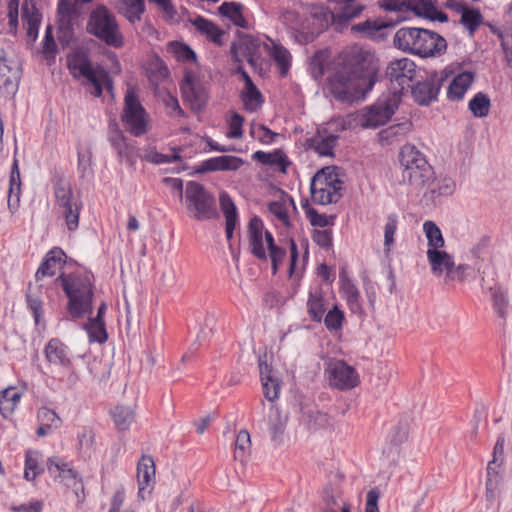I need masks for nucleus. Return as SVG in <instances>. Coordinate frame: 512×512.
<instances>
[{"label": "nucleus", "mask_w": 512, "mask_h": 512, "mask_svg": "<svg viewBox=\"0 0 512 512\" xmlns=\"http://www.w3.org/2000/svg\"><path fill=\"white\" fill-rule=\"evenodd\" d=\"M474 81V73L464 71L456 75L450 82L447 97L452 101L461 100Z\"/></svg>", "instance_id": "obj_30"}, {"label": "nucleus", "mask_w": 512, "mask_h": 512, "mask_svg": "<svg viewBox=\"0 0 512 512\" xmlns=\"http://www.w3.org/2000/svg\"><path fill=\"white\" fill-rule=\"evenodd\" d=\"M304 425L310 431H316L323 427L326 422V416L319 411L308 410L304 412L302 417Z\"/></svg>", "instance_id": "obj_55"}, {"label": "nucleus", "mask_w": 512, "mask_h": 512, "mask_svg": "<svg viewBox=\"0 0 512 512\" xmlns=\"http://www.w3.org/2000/svg\"><path fill=\"white\" fill-rule=\"evenodd\" d=\"M326 373L331 386L340 390L352 387V369L343 360L330 361Z\"/></svg>", "instance_id": "obj_21"}, {"label": "nucleus", "mask_w": 512, "mask_h": 512, "mask_svg": "<svg viewBox=\"0 0 512 512\" xmlns=\"http://www.w3.org/2000/svg\"><path fill=\"white\" fill-rule=\"evenodd\" d=\"M118 12L127 19L130 24L141 21L146 7L144 0H118Z\"/></svg>", "instance_id": "obj_32"}, {"label": "nucleus", "mask_w": 512, "mask_h": 512, "mask_svg": "<svg viewBox=\"0 0 512 512\" xmlns=\"http://www.w3.org/2000/svg\"><path fill=\"white\" fill-rule=\"evenodd\" d=\"M173 153L170 155L162 154L154 148H148L145 150L143 159L147 162L159 165L181 161L180 149L173 148Z\"/></svg>", "instance_id": "obj_44"}, {"label": "nucleus", "mask_w": 512, "mask_h": 512, "mask_svg": "<svg viewBox=\"0 0 512 512\" xmlns=\"http://www.w3.org/2000/svg\"><path fill=\"white\" fill-rule=\"evenodd\" d=\"M21 194V179L18 166V160L15 158L12 165V170L9 180V190L7 197V205L9 210L14 213L17 211L20 203Z\"/></svg>", "instance_id": "obj_31"}, {"label": "nucleus", "mask_w": 512, "mask_h": 512, "mask_svg": "<svg viewBox=\"0 0 512 512\" xmlns=\"http://www.w3.org/2000/svg\"><path fill=\"white\" fill-rule=\"evenodd\" d=\"M248 82V87H245L241 93V99L245 109L250 112H254L261 107L263 103V97L261 92L254 85L253 81L249 80Z\"/></svg>", "instance_id": "obj_39"}, {"label": "nucleus", "mask_w": 512, "mask_h": 512, "mask_svg": "<svg viewBox=\"0 0 512 512\" xmlns=\"http://www.w3.org/2000/svg\"><path fill=\"white\" fill-rule=\"evenodd\" d=\"M398 158L402 171L417 169L429 164L426 156L415 145L409 143L400 148Z\"/></svg>", "instance_id": "obj_27"}, {"label": "nucleus", "mask_w": 512, "mask_h": 512, "mask_svg": "<svg viewBox=\"0 0 512 512\" xmlns=\"http://www.w3.org/2000/svg\"><path fill=\"white\" fill-rule=\"evenodd\" d=\"M19 72L16 66H11L0 50V92L4 95H13L18 87Z\"/></svg>", "instance_id": "obj_23"}, {"label": "nucleus", "mask_w": 512, "mask_h": 512, "mask_svg": "<svg viewBox=\"0 0 512 512\" xmlns=\"http://www.w3.org/2000/svg\"><path fill=\"white\" fill-rule=\"evenodd\" d=\"M343 320L344 315L342 311H340L337 306H334L333 309L328 311V313L326 314L324 318V323L327 329L337 330L341 328Z\"/></svg>", "instance_id": "obj_60"}, {"label": "nucleus", "mask_w": 512, "mask_h": 512, "mask_svg": "<svg viewBox=\"0 0 512 512\" xmlns=\"http://www.w3.org/2000/svg\"><path fill=\"white\" fill-rule=\"evenodd\" d=\"M155 462L149 455H142L137 463L138 497L144 500L155 485Z\"/></svg>", "instance_id": "obj_18"}, {"label": "nucleus", "mask_w": 512, "mask_h": 512, "mask_svg": "<svg viewBox=\"0 0 512 512\" xmlns=\"http://www.w3.org/2000/svg\"><path fill=\"white\" fill-rule=\"evenodd\" d=\"M338 136L328 134L325 129H317L316 133L306 138L303 147L306 151H313L319 157H333Z\"/></svg>", "instance_id": "obj_19"}, {"label": "nucleus", "mask_w": 512, "mask_h": 512, "mask_svg": "<svg viewBox=\"0 0 512 512\" xmlns=\"http://www.w3.org/2000/svg\"><path fill=\"white\" fill-rule=\"evenodd\" d=\"M18 8L19 0H9L7 4V17L9 30L12 34H16L18 28Z\"/></svg>", "instance_id": "obj_64"}, {"label": "nucleus", "mask_w": 512, "mask_h": 512, "mask_svg": "<svg viewBox=\"0 0 512 512\" xmlns=\"http://www.w3.org/2000/svg\"><path fill=\"white\" fill-rule=\"evenodd\" d=\"M399 92L383 94L373 105L364 108L360 114L363 128H377L386 124L394 115L400 104Z\"/></svg>", "instance_id": "obj_11"}, {"label": "nucleus", "mask_w": 512, "mask_h": 512, "mask_svg": "<svg viewBox=\"0 0 512 512\" xmlns=\"http://www.w3.org/2000/svg\"><path fill=\"white\" fill-rule=\"evenodd\" d=\"M287 423V416L282 415L274 406L270 407L269 426L273 440H278L284 433Z\"/></svg>", "instance_id": "obj_48"}, {"label": "nucleus", "mask_w": 512, "mask_h": 512, "mask_svg": "<svg viewBox=\"0 0 512 512\" xmlns=\"http://www.w3.org/2000/svg\"><path fill=\"white\" fill-rule=\"evenodd\" d=\"M380 77V59L375 50L354 44V102L364 101Z\"/></svg>", "instance_id": "obj_4"}, {"label": "nucleus", "mask_w": 512, "mask_h": 512, "mask_svg": "<svg viewBox=\"0 0 512 512\" xmlns=\"http://www.w3.org/2000/svg\"><path fill=\"white\" fill-rule=\"evenodd\" d=\"M172 52L174 53L175 57L180 61H196L195 52L187 45L175 43L172 45Z\"/></svg>", "instance_id": "obj_63"}, {"label": "nucleus", "mask_w": 512, "mask_h": 512, "mask_svg": "<svg viewBox=\"0 0 512 512\" xmlns=\"http://www.w3.org/2000/svg\"><path fill=\"white\" fill-rule=\"evenodd\" d=\"M330 8L313 7L309 17L302 18L295 12L287 13L285 19L305 42L313 41L329 26L337 32L348 28L352 20V0H328Z\"/></svg>", "instance_id": "obj_1"}, {"label": "nucleus", "mask_w": 512, "mask_h": 512, "mask_svg": "<svg viewBox=\"0 0 512 512\" xmlns=\"http://www.w3.org/2000/svg\"><path fill=\"white\" fill-rule=\"evenodd\" d=\"M220 208L225 217V232L228 240H231L233 237L234 230L238 223V213L237 208L231 199V197L222 192L219 196Z\"/></svg>", "instance_id": "obj_29"}, {"label": "nucleus", "mask_w": 512, "mask_h": 512, "mask_svg": "<svg viewBox=\"0 0 512 512\" xmlns=\"http://www.w3.org/2000/svg\"><path fill=\"white\" fill-rule=\"evenodd\" d=\"M434 170L430 164L417 169L402 171V181L407 183L413 191L420 192L432 180Z\"/></svg>", "instance_id": "obj_25"}, {"label": "nucleus", "mask_w": 512, "mask_h": 512, "mask_svg": "<svg viewBox=\"0 0 512 512\" xmlns=\"http://www.w3.org/2000/svg\"><path fill=\"white\" fill-rule=\"evenodd\" d=\"M47 362L55 367L69 370L66 383L74 386L79 381V375L73 368L72 356L68 346L58 338H52L44 348Z\"/></svg>", "instance_id": "obj_15"}, {"label": "nucleus", "mask_w": 512, "mask_h": 512, "mask_svg": "<svg viewBox=\"0 0 512 512\" xmlns=\"http://www.w3.org/2000/svg\"><path fill=\"white\" fill-rule=\"evenodd\" d=\"M425 189L424 196H429L431 200H435L440 196L452 195L455 190V182L447 177L437 179L435 173H433L432 180Z\"/></svg>", "instance_id": "obj_33"}, {"label": "nucleus", "mask_w": 512, "mask_h": 512, "mask_svg": "<svg viewBox=\"0 0 512 512\" xmlns=\"http://www.w3.org/2000/svg\"><path fill=\"white\" fill-rule=\"evenodd\" d=\"M341 191L342 182L331 167L322 168L311 179L310 196L314 204L336 203L342 196Z\"/></svg>", "instance_id": "obj_10"}, {"label": "nucleus", "mask_w": 512, "mask_h": 512, "mask_svg": "<svg viewBox=\"0 0 512 512\" xmlns=\"http://www.w3.org/2000/svg\"><path fill=\"white\" fill-rule=\"evenodd\" d=\"M243 123L244 118L238 113H233L229 120V131L227 132V137L231 139L241 138L243 135Z\"/></svg>", "instance_id": "obj_61"}, {"label": "nucleus", "mask_w": 512, "mask_h": 512, "mask_svg": "<svg viewBox=\"0 0 512 512\" xmlns=\"http://www.w3.org/2000/svg\"><path fill=\"white\" fill-rule=\"evenodd\" d=\"M493 307L503 320L507 317L508 299L505 292L500 287L490 288Z\"/></svg>", "instance_id": "obj_51"}, {"label": "nucleus", "mask_w": 512, "mask_h": 512, "mask_svg": "<svg viewBox=\"0 0 512 512\" xmlns=\"http://www.w3.org/2000/svg\"><path fill=\"white\" fill-rule=\"evenodd\" d=\"M394 46L422 58L440 56L447 49L446 40L439 34L423 28L403 27L397 30Z\"/></svg>", "instance_id": "obj_3"}, {"label": "nucleus", "mask_w": 512, "mask_h": 512, "mask_svg": "<svg viewBox=\"0 0 512 512\" xmlns=\"http://www.w3.org/2000/svg\"><path fill=\"white\" fill-rule=\"evenodd\" d=\"M427 260L433 275L445 276V282H463L467 277L470 266L467 264L455 265L452 255L444 250L427 249Z\"/></svg>", "instance_id": "obj_12"}, {"label": "nucleus", "mask_w": 512, "mask_h": 512, "mask_svg": "<svg viewBox=\"0 0 512 512\" xmlns=\"http://www.w3.org/2000/svg\"><path fill=\"white\" fill-rule=\"evenodd\" d=\"M416 64L413 60L403 57L389 62L386 68V76L393 85L388 92H399L400 99L403 91L411 87L416 77Z\"/></svg>", "instance_id": "obj_14"}, {"label": "nucleus", "mask_w": 512, "mask_h": 512, "mask_svg": "<svg viewBox=\"0 0 512 512\" xmlns=\"http://www.w3.org/2000/svg\"><path fill=\"white\" fill-rule=\"evenodd\" d=\"M183 203L187 215L196 221H209L218 217L215 197L196 181L186 183Z\"/></svg>", "instance_id": "obj_6"}, {"label": "nucleus", "mask_w": 512, "mask_h": 512, "mask_svg": "<svg viewBox=\"0 0 512 512\" xmlns=\"http://www.w3.org/2000/svg\"><path fill=\"white\" fill-rule=\"evenodd\" d=\"M244 6L238 2H223L218 7V13L221 17L227 18L235 26L248 28V22L243 16Z\"/></svg>", "instance_id": "obj_34"}, {"label": "nucleus", "mask_w": 512, "mask_h": 512, "mask_svg": "<svg viewBox=\"0 0 512 512\" xmlns=\"http://www.w3.org/2000/svg\"><path fill=\"white\" fill-rule=\"evenodd\" d=\"M191 24L200 34L204 35L209 41H211L215 45L222 46L224 44L223 38L226 33L214 22L202 16H197L196 18L191 20Z\"/></svg>", "instance_id": "obj_28"}, {"label": "nucleus", "mask_w": 512, "mask_h": 512, "mask_svg": "<svg viewBox=\"0 0 512 512\" xmlns=\"http://www.w3.org/2000/svg\"><path fill=\"white\" fill-rule=\"evenodd\" d=\"M43 472V468L38 463V453L29 451L25 457L24 477L28 481H33Z\"/></svg>", "instance_id": "obj_52"}, {"label": "nucleus", "mask_w": 512, "mask_h": 512, "mask_svg": "<svg viewBox=\"0 0 512 512\" xmlns=\"http://www.w3.org/2000/svg\"><path fill=\"white\" fill-rule=\"evenodd\" d=\"M416 15L425 17L430 20H437L439 22H447L448 16L442 12L438 11L434 6L431 0H423L420 2L419 6L416 10Z\"/></svg>", "instance_id": "obj_50"}, {"label": "nucleus", "mask_w": 512, "mask_h": 512, "mask_svg": "<svg viewBox=\"0 0 512 512\" xmlns=\"http://www.w3.org/2000/svg\"><path fill=\"white\" fill-rule=\"evenodd\" d=\"M244 161L236 156H218L203 161L197 168V172L209 171H235L238 170Z\"/></svg>", "instance_id": "obj_26"}, {"label": "nucleus", "mask_w": 512, "mask_h": 512, "mask_svg": "<svg viewBox=\"0 0 512 512\" xmlns=\"http://www.w3.org/2000/svg\"><path fill=\"white\" fill-rule=\"evenodd\" d=\"M247 234L250 252L260 260H267L264 242L267 244L273 272L275 273L278 268V263L285 257V250L275 245L272 234L269 231H264L263 222L257 216L249 220Z\"/></svg>", "instance_id": "obj_8"}, {"label": "nucleus", "mask_w": 512, "mask_h": 512, "mask_svg": "<svg viewBox=\"0 0 512 512\" xmlns=\"http://www.w3.org/2000/svg\"><path fill=\"white\" fill-rule=\"evenodd\" d=\"M37 418L40 424L48 426L51 429L58 428L61 424V419L56 412L47 407H42L38 410Z\"/></svg>", "instance_id": "obj_58"}, {"label": "nucleus", "mask_w": 512, "mask_h": 512, "mask_svg": "<svg viewBox=\"0 0 512 512\" xmlns=\"http://www.w3.org/2000/svg\"><path fill=\"white\" fill-rule=\"evenodd\" d=\"M411 426V419L409 417L400 418L396 425H394L389 434V445L395 448L398 453V448L407 442L409 438Z\"/></svg>", "instance_id": "obj_36"}, {"label": "nucleus", "mask_w": 512, "mask_h": 512, "mask_svg": "<svg viewBox=\"0 0 512 512\" xmlns=\"http://www.w3.org/2000/svg\"><path fill=\"white\" fill-rule=\"evenodd\" d=\"M68 297V312L72 318H80L92 311L93 290L88 275L70 274L60 277Z\"/></svg>", "instance_id": "obj_5"}, {"label": "nucleus", "mask_w": 512, "mask_h": 512, "mask_svg": "<svg viewBox=\"0 0 512 512\" xmlns=\"http://www.w3.org/2000/svg\"><path fill=\"white\" fill-rule=\"evenodd\" d=\"M423 230L428 241V249L442 250L445 240L440 228L433 221L428 220L424 222Z\"/></svg>", "instance_id": "obj_42"}, {"label": "nucleus", "mask_w": 512, "mask_h": 512, "mask_svg": "<svg viewBox=\"0 0 512 512\" xmlns=\"http://www.w3.org/2000/svg\"><path fill=\"white\" fill-rule=\"evenodd\" d=\"M258 366L264 397L268 401L274 402L279 398L281 391L278 374L262 357L259 358Z\"/></svg>", "instance_id": "obj_20"}, {"label": "nucleus", "mask_w": 512, "mask_h": 512, "mask_svg": "<svg viewBox=\"0 0 512 512\" xmlns=\"http://www.w3.org/2000/svg\"><path fill=\"white\" fill-rule=\"evenodd\" d=\"M389 24L379 20H366L364 22L354 24V33L359 34L363 38L372 40L383 39L382 30L387 28Z\"/></svg>", "instance_id": "obj_35"}, {"label": "nucleus", "mask_w": 512, "mask_h": 512, "mask_svg": "<svg viewBox=\"0 0 512 512\" xmlns=\"http://www.w3.org/2000/svg\"><path fill=\"white\" fill-rule=\"evenodd\" d=\"M22 13L23 19L27 24V35L35 41L38 36L40 15L34 6H29L27 3L23 5Z\"/></svg>", "instance_id": "obj_41"}, {"label": "nucleus", "mask_w": 512, "mask_h": 512, "mask_svg": "<svg viewBox=\"0 0 512 512\" xmlns=\"http://www.w3.org/2000/svg\"><path fill=\"white\" fill-rule=\"evenodd\" d=\"M301 206L304 209L306 217L312 226L323 228L330 224L328 216L318 213L313 207H311L307 199L302 201Z\"/></svg>", "instance_id": "obj_53"}, {"label": "nucleus", "mask_w": 512, "mask_h": 512, "mask_svg": "<svg viewBox=\"0 0 512 512\" xmlns=\"http://www.w3.org/2000/svg\"><path fill=\"white\" fill-rule=\"evenodd\" d=\"M271 214H273L278 220H280L285 226H289V215L285 202L274 201L268 206Z\"/></svg>", "instance_id": "obj_62"}, {"label": "nucleus", "mask_w": 512, "mask_h": 512, "mask_svg": "<svg viewBox=\"0 0 512 512\" xmlns=\"http://www.w3.org/2000/svg\"><path fill=\"white\" fill-rule=\"evenodd\" d=\"M181 91L184 100L190 103L192 110L200 111L207 104V89L194 72H185L184 80L181 84Z\"/></svg>", "instance_id": "obj_17"}, {"label": "nucleus", "mask_w": 512, "mask_h": 512, "mask_svg": "<svg viewBox=\"0 0 512 512\" xmlns=\"http://www.w3.org/2000/svg\"><path fill=\"white\" fill-rule=\"evenodd\" d=\"M328 50L315 52L311 59V73L314 79H320L330 66L332 75L328 80V87L335 99L352 103V51L345 49L341 51L329 63Z\"/></svg>", "instance_id": "obj_2"}, {"label": "nucleus", "mask_w": 512, "mask_h": 512, "mask_svg": "<svg viewBox=\"0 0 512 512\" xmlns=\"http://www.w3.org/2000/svg\"><path fill=\"white\" fill-rule=\"evenodd\" d=\"M250 134L252 137L258 139L264 144H270L274 141V138L278 135L272 132L269 128L261 124L252 123L250 127Z\"/></svg>", "instance_id": "obj_56"}, {"label": "nucleus", "mask_w": 512, "mask_h": 512, "mask_svg": "<svg viewBox=\"0 0 512 512\" xmlns=\"http://www.w3.org/2000/svg\"><path fill=\"white\" fill-rule=\"evenodd\" d=\"M468 108L474 117L484 118L490 112L491 100L486 93L478 92L469 101Z\"/></svg>", "instance_id": "obj_40"}, {"label": "nucleus", "mask_w": 512, "mask_h": 512, "mask_svg": "<svg viewBox=\"0 0 512 512\" xmlns=\"http://www.w3.org/2000/svg\"><path fill=\"white\" fill-rule=\"evenodd\" d=\"M87 31L108 46L120 48L124 45L115 16L104 6H98L90 13Z\"/></svg>", "instance_id": "obj_9"}, {"label": "nucleus", "mask_w": 512, "mask_h": 512, "mask_svg": "<svg viewBox=\"0 0 512 512\" xmlns=\"http://www.w3.org/2000/svg\"><path fill=\"white\" fill-rule=\"evenodd\" d=\"M239 47L244 51L248 63L250 65H255V56L257 55V50L260 47L259 40L253 37H246L241 41Z\"/></svg>", "instance_id": "obj_57"}, {"label": "nucleus", "mask_w": 512, "mask_h": 512, "mask_svg": "<svg viewBox=\"0 0 512 512\" xmlns=\"http://www.w3.org/2000/svg\"><path fill=\"white\" fill-rule=\"evenodd\" d=\"M251 439L247 430H240L235 440L234 459L245 462L250 454Z\"/></svg>", "instance_id": "obj_45"}, {"label": "nucleus", "mask_w": 512, "mask_h": 512, "mask_svg": "<svg viewBox=\"0 0 512 512\" xmlns=\"http://www.w3.org/2000/svg\"><path fill=\"white\" fill-rule=\"evenodd\" d=\"M21 397L22 393L16 391L12 387L3 390L0 395V413L5 418L12 415Z\"/></svg>", "instance_id": "obj_38"}, {"label": "nucleus", "mask_w": 512, "mask_h": 512, "mask_svg": "<svg viewBox=\"0 0 512 512\" xmlns=\"http://www.w3.org/2000/svg\"><path fill=\"white\" fill-rule=\"evenodd\" d=\"M440 87V80L437 77L427 78L412 87L413 98L419 105H429L432 101L437 99Z\"/></svg>", "instance_id": "obj_24"}, {"label": "nucleus", "mask_w": 512, "mask_h": 512, "mask_svg": "<svg viewBox=\"0 0 512 512\" xmlns=\"http://www.w3.org/2000/svg\"><path fill=\"white\" fill-rule=\"evenodd\" d=\"M122 119L127 129L134 136H141L147 131V118L145 109L139 103L135 93L128 90L125 95V106Z\"/></svg>", "instance_id": "obj_16"}, {"label": "nucleus", "mask_w": 512, "mask_h": 512, "mask_svg": "<svg viewBox=\"0 0 512 512\" xmlns=\"http://www.w3.org/2000/svg\"><path fill=\"white\" fill-rule=\"evenodd\" d=\"M114 423L118 430H127L134 420V411L130 407L116 406L112 411Z\"/></svg>", "instance_id": "obj_46"}, {"label": "nucleus", "mask_w": 512, "mask_h": 512, "mask_svg": "<svg viewBox=\"0 0 512 512\" xmlns=\"http://www.w3.org/2000/svg\"><path fill=\"white\" fill-rule=\"evenodd\" d=\"M109 142L116 150L120 161H126L129 166H134L136 163L135 147L127 142L123 133L117 128L116 125H111L109 129Z\"/></svg>", "instance_id": "obj_22"}, {"label": "nucleus", "mask_w": 512, "mask_h": 512, "mask_svg": "<svg viewBox=\"0 0 512 512\" xmlns=\"http://www.w3.org/2000/svg\"><path fill=\"white\" fill-rule=\"evenodd\" d=\"M398 227V216L396 214H389L386 218L384 226V254L389 257L390 252L394 246V236Z\"/></svg>", "instance_id": "obj_47"}, {"label": "nucleus", "mask_w": 512, "mask_h": 512, "mask_svg": "<svg viewBox=\"0 0 512 512\" xmlns=\"http://www.w3.org/2000/svg\"><path fill=\"white\" fill-rule=\"evenodd\" d=\"M54 193L68 230L75 231L79 226L82 203L74 197L69 184L65 181L57 182Z\"/></svg>", "instance_id": "obj_13"}, {"label": "nucleus", "mask_w": 512, "mask_h": 512, "mask_svg": "<svg viewBox=\"0 0 512 512\" xmlns=\"http://www.w3.org/2000/svg\"><path fill=\"white\" fill-rule=\"evenodd\" d=\"M325 310L324 300L320 296L311 295L308 300V311L312 319L320 322Z\"/></svg>", "instance_id": "obj_59"}, {"label": "nucleus", "mask_w": 512, "mask_h": 512, "mask_svg": "<svg viewBox=\"0 0 512 512\" xmlns=\"http://www.w3.org/2000/svg\"><path fill=\"white\" fill-rule=\"evenodd\" d=\"M64 255L61 249H53L51 250L44 262L38 268L35 276L37 280L42 279L45 276H53L56 273V270L60 268L62 256Z\"/></svg>", "instance_id": "obj_37"}, {"label": "nucleus", "mask_w": 512, "mask_h": 512, "mask_svg": "<svg viewBox=\"0 0 512 512\" xmlns=\"http://www.w3.org/2000/svg\"><path fill=\"white\" fill-rule=\"evenodd\" d=\"M460 23L468 30L469 35L473 36L483 23V16L478 9L468 8L460 18Z\"/></svg>", "instance_id": "obj_49"}, {"label": "nucleus", "mask_w": 512, "mask_h": 512, "mask_svg": "<svg viewBox=\"0 0 512 512\" xmlns=\"http://www.w3.org/2000/svg\"><path fill=\"white\" fill-rule=\"evenodd\" d=\"M85 328L92 341L103 343L107 340L108 335L102 320L89 319V322L85 325Z\"/></svg>", "instance_id": "obj_54"}, {"label": "nucleus", "mask_w": 512, "mask_h": 512, "mask_svg": "<svg viewBox=\"0 0 512 512\" xmlns=\"http://www.w3.org/2000/svg\"><path fill=\"white\" fill-rule=\"evenodd\" d=\"M273 46L270 49V57L275 61L280 69L281 75L285 76L290 68L291 55L289 51L280 44L272 42Z\"/></svg>", "instance_id": "obj_43"}, {"label": "nucleus", "mask_w": 512, "mask_h": 512, "mask_svg": "<svg viewBox=\"0 0 512 512\" xmlns=\"http://www.w3.org/2000/svg\"><path fill=\"white\" fill-rule=\"evenodd\" d=\"M67 64L74 78L90 85V93L95 97L102 95V86L112 91V81L108 73L100 67H93L84 53H74L68 56Z\"/></svg>", "instance_id": "obj_7"}]
</instances>
